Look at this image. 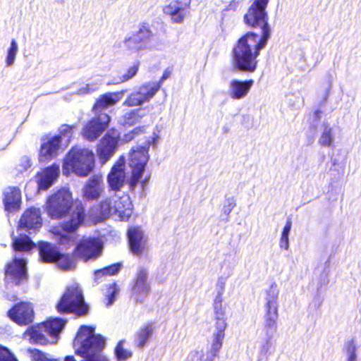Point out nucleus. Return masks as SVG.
<instances>
[{
    "instance_id": "nucleus-47",
    "label": "nucleus",
    "mask_w": 361,
    "mask_h": 361,
    "mask_svg": "<svg viewBox=\"0 0 361 361\" xmlns=\"http://www.w3.org/2000/svg\"><path fill=\"white\" fill-rule=\"evenodd\" d=\"M146 126H137L133 130H130L131 133L133 135L134 139H135L137 136L140 135L141 134L146 133Z\"/></svg>"
},
{
    "instance_id": "nucleus-23",
    "label": "nucleus",
    "mask_w": 361,
    "mask_h": 361,
    "mask_svg": "<svg viewBox=\"0 0 361 361\" xmlns=\"http://www.w3.org/2000/svg\"><path fill=\"white\" fill-rule=\"evenodd\" d=\"M61 141L62 139H61L60 135H54L43 142L39 153L40 161H47L56 157Z\"/></svg>"
},
{
    "instance_id": "nucleus-27",
    "label": "nucleus",
    "mask_w": 361,
    "mask_h": 361,
    "mask_svg": "<svg viewBox=\"0 0 361 361\" xmlns=\"http://www.w3.org/2000/svg\"><path fill=\"white\" fill-rule=\"evenodd\" d=\"M46 329L47 334L54 339L52 343L57 342L59 334L64 329L67 320L60 317H56L42 322Z\"/></svg>"
},
{
    "instance_id": "nucleus-17",
    "label": "nucleus",
    "mask_w": 361,
    "mask_h": 361,
    "mask_svg": "<svg viewBox=\"0 0 361 361\" xmlns=\"http://www.w3.org/2000/svg\"><path fill=\"white\" fill-rule=\"evenodd\" d=\"M126 158L121 156L112 166L107 176L109 189L115 192L120 191L126 180Z\"/></svg>"
},
{
    "instance_id": "nucleus-43",
    "label": "nucleus",
    "mask_w": 361,
    "mask_h": 361,
    "mask_svg": "<svg viewBox=\"0 0 361 361\" xmlns=\"http://www.w3.org/2000/svg\"><path fill=\"white\" fill-rule=\"evenodd\" d=\"M0 361H18L6 347L0 345Z\"/></svg>"
},
{
    "instance_id": "nucleus-16",
    "label": "nucleus",
    "mask_w": 361,
    "mask_h": 361,
    "mask_svg": "<svg viewBox=\"0 0 361 361\" xmlns=\"http://www.w3.org/2000/svg\"><path fill=\"white\" fill-rule=\"evenodd\" d=\"M191 0H173L163 7L164 13L175 23H182L190 15Z\"/></svg>"
},
{
    "instance_id": "nucleus-46",
    "label": "nucleus",
    "mask_w": 361,
    "mask_h": 361,
    "mask_svg": "<svg viewBox=\"0 0 361 361\" xmlns=\"http://www.w3.org/2000/svg\"><path fill=\"white\" fill-rule=\"evenodd\" d=\"M57 242L60 245H71L74 242V238L67 234L56 233Z\"/></svg>"
},
{
    "instance_id": "nucleus-55",
    "label": "nucleus",
    "mask_w": 361,
    "mask_h": 361,
    "mask_svg": "<svg viewBox=\"0 0 361 361\" xmlns=\"http://www.w3.org/2000/svg\"><path fill=\"white\" fill-rule=\"evenodd\" d=\"M64 361H76L73 355H67L64 357Z\"/></svg>"
},
{
    "instance_id": "nucleus-29",
    "label": "nucleus",
    "mask_w": 361,
    "mask_h": 361,
    "mask_svg": "<svg viewBox=\"0 0 361 361\" xmlns=\"http://www.w3.org/2000/svg\"><path fill=\"white\" fill-rule=\"evenodd\" d=\"M154 330V325L152 322L143 324L137 331L135 342L137 348H143L148 341L152 338Z\"/></svg>"
},
{
    "instance_id": "nucleus-53",
    "label": "nucleus",
    "mask_w": 361,
    "mask_h": 361,
    "mask_svg": "<svg viewBox=\"0 0 361 361\" xmlns=\"http://www.w3.org/2000/svg\"><path fill=\"white\" fill-rule=\"evenodd\" d=\"M115 293L116 290H114L110 295H108L107 305H111L114 302L115 300Z\"/></svg>"
},
{
    "instance_id": "nucleus-21",
    "label": "nucleus",
    "mask_w": 361,
    "mask_h": 361,
    "mask_svg": "<svg viewBox=\"0 0 361 361\" xmlns=\"http://www.w3.org/2000/svg\"><path fill=\"white\" fill-rule=\"evenodd\" d=\"M126 92V90H123L118 92H109L100 95L92 106V111H100L114 106L122 99Z\"/></svg>"
},
{
    "instance_id": "nucleus-19",
    "label": "nucleus",
    "mask_w": 361,
    "mask_h": 361,
    "mask_svg": "<svg viewBox=\"0 0 361 361\" xmlns=\"http://www.w3.org/2000/svg\"><path fill=\"white\" fill-rule=\"evenodd\" d=\"M2 202L5 212L13 214L19 212L22 205V192L17 186H8L3 192Z\"/></svg>"
},
{
    "instance_id": "nucleus-32",
    "label": "nucleus",
    "mask_w": 361,
    "mask_h": 361,
    "mask_svg": "<svg viewBox=\"0 0 361 361\" xmlns=\"http://www.w3.org/2000/svg\"><path fill=\"white\" fill-rule=\"evenodd\" d=\"M104 240L102 236H83L75 248H103Z\"/></svg>"
},
{
    "instance_id": "nucleus-40",
    "label": "nucleus",
    "mask_w": 361,
    "mask_h": 361,
    "mask_svg": "<svg viewBox=\"0 0 361 361\" xmlns=\"http://www.w3.org/2000/svg\"><path fill=\"white\" fill-rule=\"evenodd\" d=\"M139 109L130 111L123 116V122L126 125L132 126L139 121V119L142 118L138 114Z\"/></svg>"
},
{
    "instance_id": "nucleus-56",
    "label": "nucleus",
    "mask_w": 361,
    "mask_h": 361,
    "mask_svg": "<svg viewBox=\"0 0 361 361\" xmlns=\"http://www.w3.org/2000/svg\"><path fill=\"white\" fill-rule=\"evenodd\" d=\"M356 360V354L353 353L350 354L348 361H355Z\"/></svg>"
},
{
    "instance_id": "nucleus-52",
    "label": "nucleus",
    "mask_w": 361,
    "mask_h": 361,
    "mask_svg": "<svg viewBox=\"0 0 361 361\" xmlns=\"http://www.w3.org/2000/svg\"><path fill=\"white\" fill-rule=\"evenodd\" d=\"M238 4H239L238 0H232L231 1L229 2L228 7L229 9L235 10L238 8Z\"/></svg>"
},
{
    "instance_id": "nucleus-30",
    "label": "nucleus",
    "mask_w": 361,
    "mask_h": 361,
    "mask_svg": "<svg viewBox=\"0 0 361 361\" xmlns=\"http://www.w3.org/2000/svg\"><path fill=\"white\" fill-rule=\"evenodd\" d=\"M59 256L56 263L60 269L68 271L75 268L77 256L74 255V251L71 255L64 254L59 251Z\"/></svg>"
},
{
    "instance_id": "nucleus-10",
    "label": "nucleus",
    "mask_w": 361,
    "mask_h": 361,
    "mask_svg": "<svg viewBox=\"0 0 361 361\" xmlns=\"http://www.w3.org/2000/svg\"><path fill=\"white\" fill-rule=\"evenodd\" d=\"M267 302L265 304L264 330L266 334L271 337V333L276 329L278 319V290L273 286L267 291Z\"/></svg>"
},
{
    "instance_id": "nucleus-54",
    "label": "nucleus",
    "mask_w": 361,
    "mask_h": 361,
    "mask_svg": "<svg viewBox=\"0 0 361 361\" xmlns=\"http://www.w3.org/2000/svg\"><path fill=\"white\" fill-rule=\"evenodd\" d=\"M133 255L140 256L142 250H130Z\"/></svg>"
},
{
    "instance_id": "nucleus-24",
    "label": "nucleus",
    "mask_w": 361,
    "mask_h": 361,
    "mask_svg": "<svg viewBox=\"0 0 361 361\" xmlns=\"http://www.w3.org/2000/svg\"><path fill=\"white\" fill-rule=\"evenodd\" d=\"M42 323L30 326L23 333V337L27 338L31 343L46 345L49 343L47 337L46 329Z\"/></svg>"
},
{
    "instance_id": "nucleus-11",
    "label": "nucleus",
    "mask_w": 361,
    "mask_h": 361,
    "mask_svg": "<svg viewBox=\"0 0 361 361\" xmlns=\"http://www.w3.org/2000/svg\"><path fill=\"white\" fill-rule=\"evenodd\" d=\"M4 279L16 286L28 281L27 260L23 258H13L4 267Z\"/></svg>"
},
{
    "instance_id": "nucleus-9",
    "label": "nucleus",
    "mask_w": 361,
    "mask_h": 361,
    "mask_svg": "<svg viewBox=\"0 0 361 361\" xmlns=\"http://www.w3.org/2000/svg\"><path fill=\"white\" fill-rule=\"evenodd\" d=\"M120 134L112 128L106 132L96 146V153L101 165H104L114 155L119 146Z\"/></svg>"
},
{
    "instance_id": "nucleus-42",
    "label": "nucleus",
    "mask_w": 361,
    "mask_h": 361,
    "mask_svg": "<svg viewBox=\"0 0 361 361\" xmlns=\"http://www.w3.org/2000/svg\"><path fill=\"white\" fill-rule=\"evenodd\" d=\"M319 142L321 145L329 147L332 142V130L331 128L326 127L322 133Z\"/></svg>"
},
{
    "instance_id": "nucleus-35",
    "label": "nucleus",
    "mask_w": 361,
    "mask_h": 361,
    "mask_svg": "<svg viewBox=\"0 0 361 361\" xmlns=\"http://www.w3.org/2000/svg\"><path fill=\"white\" fill-rule=\"evenodd\" d=\"M150 290L149 284L133 285L132 288L133 295L136 300L142 302L148 295Z\"/></svg>"
},
{
    "instance_id": "nucleus-48",
    "label": "nucleus",
    "mask_w": 361,
    "mask_h": 361,
    "mask_svg": "<svg viewBox=\"0 0 361 361\" xmlns=\"http://www.w3.org/2000/svg\"><path fill=\"white\" fill-rule=\"evenodd\" d=\"M171 71L169 69H166L164 71L162 76L161 77L160 80L157 82H150L151 84H159V89L161 87L162 82L168 79L171 75Z\"/></svg>"
},
{
    "instance_id": "nucleus-31",
    "label": "nucleus",
    "mask_w": 361,
    "mask_h": 361,
    "mask_svg": "<svg viewBox=\"0 0 361 361\" xmlns=\"http://www.w3.org/2000/svg\"><path fill=\"white\" fill-rule=\"evenodd\" d=\"M121 267V263L117 262L95 270L94 271L95 282L99 283V281L104 276L116 275L120 271Z\"/></svg>"
},
{
    "instance_id": "nucleus-18",
    "label": "nucleus",
    "mask_w": 361,
    "mask_h": 361,
    "mask_svg": "<svg viewBox=\"0 0 361 361\" xmlns=\"http://www.w3.org/2000/svg\"><path fill=\"white\" fill-rule=\"evenodd\" d=\"M42 226L41 212L39 208L30 207L22 214L17 225L18 229H24L28 232L36 231Z\"/></svg>"
},
{
    "instance_id": "nucleus-26",
    "label": "nucleus",
    "mask_w": 361,
    "mask_h": 361,
    "mask_svg": "<svg viewBox=\"0 0 361 361\" xmlns=\"http://www.w3.org/2000/svg\"><path fill=\"white\" fill-rule=\"evenodd\" d=\"M13 248H54L53 245L48 242H39L37 245L31 238L25 233L19 234L17 236L12 237Z\"/></svg>"
},
{
    "instance_id": "nucleus-33",
    "label": "nucleus",
    "mask_w": 361,
    "mask_h": 361,
    "mask_svg": "<svg viewBox=\"0 0 361 361\" xmlns=\"http://www.w3.org/2000/svg\"><path fill=\"white\" fill-rule=\"evenodd\" d=\"M140 66V61L137 60L135 61L131 66L127 68L122 75L118 77V80L116 83H124L135 78L139 71Z\"/></svg>"
},
{
    "instance_id": "nucleus-14",
    "label": "nucleus",
    "mask_w": 361,
    "mask_h": 361,
    "mask_svg": "<svg viewBox=\"0 0 361 361\" xmlns=\"http://www.w3.org/2000/svg\"><path fill=\"white\" fill-rule=\"evenodd\" d=\"M159 90V84L146 82L140 86L137 91L131 92L123 102L128 107L140 106L149 102Z\"/></svg>"
},
{
    "instance_id": "nucleus-4",
    "label": "nucleus",
    "mask_w": 361,
    "mask_h": 361,
    "mask_svg": "<svg viewBox=\"0 0 361 361\" xmlns=\"http://www.w3.org/2000/svg\"><path fill=\"white\" fill-rule=\"evenodd\" d=\"M158 138V135L154 133L145 146H135L130 149L128 164L130 169V176L127 181L130 190L134 191L138 183L142 189L147 186L150 175L145 176L143 179L142 177L149 160V148L151 145H157Z\"/></svg>"
},
{
    "instance_id": "nucleus-12",
    "label": "nucleus",
    "mask_w": 361,
    "mask_h": 361,
    "mask_svg": "<svg viewBox=\"0 0 361 361\" xmlns=\"http://www.w3.org/2000/svg\"><path fill=\"white\" fill-rule=\"evenodd\" d=\"M35 314L33 305L27 301L15 303L7 312L8 317L20 326H30L32 324Z\"/></svg>"
},
{
    "instance_id": "nucleus-20",
    "label": "nucleus",
    "mask_w": 361,
    "mask_h": 361,
    "mask_svg": "<svg viewBox=\"0 0 361 361\" xmlns=\"http://www.w3.org/2000/svg\"><path fill=\"white\" fill-rule=\"evenodd\" d=\"M59 166L52 164L37 174L39 190H46L52 185L59 176Z\"/></svg>"
},
{
    "instance_id": "nucleus-39",
    "label": "nucleus",
    "mask_w": 361,
    "mask_h": 361,
    "mask_svg": "<svg viewBox=\"0 0 361 361\" xmlns=\"http://www.w3.org/2000/svg\"><path fill=\"white\" fill-rule=\"evenodd\" d=\"M292 222L289 219L286 221L285 226L283 228V231L281 233V239H280V247L281 248H288V235L291 229Z\"/></svg>"
},
{
    "instance_id": "nucleus-3",
    "label": "nucleus",
    "mask_w": 361,
    "mask_h": 361,
    "mask_svg": "<svg viewBox=\"0 0 361 361\" xmlns=\"http://www.w3.org/2000/svg\"><path fill=\"white\" fill-rule=\"evenodd\" d=\"M106 340L101 334H95L92 326L81 325L73 341L74 353L83 359L81 361H109L102 353Z\"/></svg>"
},
{
    "instance_id": "nucleus-50",
    "label": "nucleus",
    "mask_w": 361,
    "mask_h": 361,
    "mask_svg": "<svg viewBox=\"0 0 361 361\" xmlns=\"http://www.w3.org/2000/svg\"><path fill=\"white\" fill-rule=\"evenodd\" d=\"M346 350L350 353L352 354L353 353H355L356 348L353 343V341H348L346 343L345 346Z\"/></svg>"
},
{
    "instance_id": "nucleus-6",
    "label": "nucleus",
    "mask_w": 361,
    "mask_h": 361,
    "mask_svg": "<svg viewBox=\"0 0 361 361\" xmlns=\"http://www.w3.org/2000/svg\"><path fill=\"white\" fill-rule=\"evenodd\" d=\"M95 166L93 152L87 148L72 147L66 154L63 161V173L69 176L74 173L80 177H86L92 173Z\"/></svg>"
},
{
    "instance_id": "nucleus-57",
    "label": "nucleus",
    "mask_w": 361,
    "mask_h": 361,
    "mask_svg": "<svg viewBox=\"0 0 361 361\" xmlns=\"http://www.w3.org/2000/svg\"><path fill=\"white\" fill-rule=\"evenodd\" d=\"M314 117L316 118V119H317V120L319 119L320 115H321L320 110H319V109L315 110L314 112Z\"/></svg>"
},
{
    "instance_id": "nucleus-37",
    "label": "nucleus",
    "mask_w": 361,
    "mask_h": 361,
    "mask_svg": "<svg viewBox=\"0 0 361 361\" xmlns=\"http://www.w3.org/2000/svg\"><path fill=\"white\" fill-rule=\"evenodd\" d=\"M28 353L32 361H61L58 358H49L46 353L37 348L29 349Z\"/></svg>"
},
{
    "instance_id": "nucleus-44",
    "label": "nucleus",
    "mask_w": 361,
    "mask_h": 361,
    "mask_svg": "<svg viewBox=\"0 0 361 361\" xmlns=\"http://www.w3.org/2000/svg\"><path fill=\"white\" fill-rule=\"evenodd\" d=\"M147 272L145 269L138 270L135 279L134 285L148 284L147 283Z\"/></svg>"
},
{
    "instance_id": "nucleus-51",
    "label": "nucleus",
    "mask_w": 361,
    "mask_h": 361,
    "mask_svg": "<svg viewBox=\"0 0 361 361\" xmlns=\"http://www.w3.org/2000/svg\"><path fill=\"white\" fill-rule=\"evenodd\" d=\"M134 140V137H133V134L131 133L130 131L126 133V134H124L123 135V141L125 142H130V141L133 140Z\"/></svg>"
},
{
    "instance_id": "nucleus-7",
    "label": "nucleus",
    "mask_w": 361,
    "mask_h": 361,
    "mask_svg": "<svg viewBox=\"0 0 361 361\" xmlns=\"http://www.w3.org/2000/svg\"><path fill=\"white\" fill-rule=\"evenodd\" d=\"M56 309L61 314H73L79 317L86 316L90 310L78 285H71L66 288L56 305Z\"/></svg>"
},
{
    "instance_id": "nucleus-8",
    "label": "nucleus",
    "mask_w": 361,
    "mask_h": 361,
    "mask_svg": "<svg viewBox=\"0 0 361 361\" xmlns=\"http://www.w3.org/2000/svg\"><path fill=\"white\" fill-rule=\"evenodd\" d=\"M213 308L216 332L214 334L211 352L212 355L215 357L222 347L223 340L225 336V330L227 327L226 305H223L221 292H219L215 297L213 302Z\"/></svg>"
},
{
    "instance_id": "nucleus-25",
    "label": "nucleus",
    "mask_w": 361,
    "mask_h": 361,
    "mask_svg": "<svg viewBox=\"0 0 361 361\" xmlns=\"http://www.w3.org/2000/svg\"><path fill=\"white\" fill-rule=\"evenodd\" d=\"M254 84L252 79L239 80L233 79L230 82L229 95L233 99H240L247 96Z\"/></svg>"
},
{
    "instance_id": "nucleus-41",
    "label": "nucleus",
    "mask_w": 361,
    "mask_h": 361,
    "mask_svg": "<svg viewBox=\"0 0 361 361\" xmlns=\"http://www.w3.org/2000/svg\"><path fill=\"white\" fill-rule=\"evenodd\" d=\"M18 51V45L15 39H13L11 42L10 47L8 50V53L6 58V63L8 66H11L14 61Z\"/></svg>"
},
{
    "instance_id": "nucleus-13",
    "label": "nucleus",
    "mask_w": 361,
    "mask_h": 361,
    "mask_svg": "<svg viewBox=\"0 0 361 361\" xmlns=\"http://www.w3.org/2000/svg\"><path fill=\"white\" fill-rule=\"evenodd\" d=\"M153 36L152 31L148 23L140 25L137 32L127 37L123 40V44L128 50L141 51L147 48V44Z\"/></svg>"
},
{
    "instance_id": "nucleus-38",
    "label": "nucleus",
    "mask_w": 361,
    "mask_h": 361,
    "mask_svg": "<svg viewBox=\"0 0 361 361\" xmlns=\"http://www.w3.org/2000/svg\"><path fill=\"white\" fill-rule=\"evenodd\" d=\"M114 353L118 361H126L132 357L133 353L123 347V341H119L114 349Z\"/></svg>"
},
{
    "instance_id": "nucleus-15",
    "label": "nucleus",
    "mask_w": 361,
    "mask_h": 361,
    "mask_svg": "<svg viewBox=\"0 0 361 361\" xmlns=\"http://www.w3.org/2000/svg\"><path fill=\"white\" fill-rule=\"evenodd\" d=\"M103 120L100 116H95L88 121L82 130V137L90 141H95L100 135L107 128L110 122V116L107 114L102 115Z\"/></svg>"
},
{
    "instance_id": "nucleus-49",
    "label": "nucleus",
    "mask_w": 361,
    "mask_h": 361,
    "mask_svg": "<svg viewBox=\"0 0 361 361\" xmlns=\"http://www.w3.org/2000/svg\"><path fill=\"white\" fill-rule=\"evenodd\" d=\"M235 202L233 199H228L227 200V205L224 206V212L228 214L231 212V210L235 207Z\"/></svg>"
},
{
    "instance_id": "nucleus-58",
    "label": "nucleus",
    "mask_w": 361,
    "mask_h": 361,
    "mask_svg": "<svg viewBox=\"0 0 361 361\" xmlns=\"http://www.w3.org/2000/svg\"><path fill=\"white\" fill-rule=\"evenodd\" d=\"M20 250V251H24V250H25V251H30V250H23V249H20V250Z\"/></svg>"
},
{
    "instance_id": "nucleus-2",
    "label": "nucleus",
    "mask_w": 361,
    "mask_h": 361,
    "mask_svg": "<svg viewBox=\"0 0 361 361\" xmlns=\"http://www.w3.org/2000/svg\"><path fill=\"white\" fill-rule=\"evenodd\" d=\"M45 211L51 219H62L68 216L61 224L67 233L76 232L87 216L84 204L80 201H73L71 192L65 189H59L47 197Z\"/></svg>"
},
{
    "instance_id": "nucleus-5",
    "label": "nucleus",
    "mask_w": 361,
    "mask_h": 361,
    "mask_svg": "<svg viewBox=\"0 0 361 361\" xmlns=\"http://www.w3.org/2000/svg\"><path fill=\"white\" fill-rule=\"evenodd\" d=\"M116 214L121 221H128L133 214V204L128 197H120L116 202L107 197L93 204L89 211V216L94 223H100Z\"/></svg>"
},
{
    "instance_id": "nucleus-34",
    "label": "nucleus",
    "mask_w": 361,
    "mask_h": 361,
    "mask_svg": "<svg viewBox=\"0 0 361 361\" xmlns=\"http://www.w3.org/2000/svg\"><path fill=\"white\" fill-rule=\"evenodd\" d=\"M102 251V250H74V255L77 258L87 262L98 258L101 256Z\"/></svg>"
},
{
    "instance_id": "nucleus-45",
    "label": "nucleus",
    "mask_w": 361,
    "mask_h": 361,
    "mask_svg": "<svg viewBox=\"0 0 361 361\" xmlns=\"http://www.w3.org/2000/svg\"><path fill=\"white\" fill-rule=\"evenodd\" d=\"M75 128V126H70L68 124L61 125L59 130V135L61 137L62 136L71 137L73 133V130Z\"/></svg>"
},
{
    "instance_id": "nucleus-22",
    "label": "nucleus",
    "mask_w": 361,
    "mask_h": 361,
    "mask_svg": "<svg viewBox=\"0 0 361 361\" xmlns=\"http://www.w3.org/2000/svg\"><path fill=\"white\" fill-rule=\"evenodd\" d=\"M104 190L103 178L101 175L92 176L83 188V197L87 200H97Z\"/></svg>"
},
{
    "instance_id": "nucleus-28",
    "label": "nucleus",
    "mask_w": 361,
    "mask_h": 361,
    "mask_svg": "<svg viewBox=\"0 0 361 361\" xmlns=\"http://www.w3.org/2000/svg\"><path fill=\"white\" fill-rule=\"evenodd\" d=\"M130 248H144L147 239L142 231L137 226H131L127 232Z\"/></svg>"
},
{
    "instance_id": "nucleus-36",
    "label": "nucleus",
    "mask_w": 361,
    "mask_h": 361,
    "mask_svg": "<svg viewBox=\"0 0 361 361\" xmlns=\"http://www.w3.org/2000/svg\"><path fill=\"white\" fill-rule=\"evenodd\" d=\"M39 256L43 262L56 263L60 250H39Z\"/></svg>"
},
{
    "instance_id": "nucleus-1",
    "label": "nucleus",
    "mask_w": 361,
    "mask_h": 361,
    "mask_svg": "<svg viewBox=\"0 0 361 361\" xmlns=\"http://www.w3.org/2000/svg\"><path fill=\"white\" fill-rule=\"evenodd\" d=\"M269 0H254L243 16L245 25L259 30L260 36L248 31L237 41L231 51L233 66L238 71L253 73L258 65L260 51L267 46L271 36V27L267 7Z\"/></svg>"
}]
</instances>
